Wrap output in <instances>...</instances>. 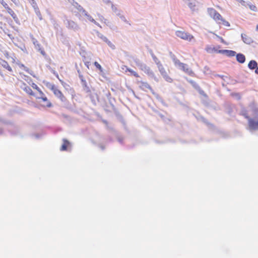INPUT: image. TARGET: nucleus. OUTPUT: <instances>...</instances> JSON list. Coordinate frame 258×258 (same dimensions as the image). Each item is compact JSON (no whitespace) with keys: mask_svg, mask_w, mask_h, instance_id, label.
I'll list each match as a JSON object with an SVG mask.
<instances>
[{"mask_svg":"<svg viewBox=\"0 0 258 258\" xmlns=\"http://www.w3.org/2000/svg\"><path fill=\"white\" fill-rule=\"evenodd\" d=\"M139 67L140 69L144 72L146 74L150 76H154V74L153 72L146 64L139 63Z\"/></svg>","mask_w":258,"mask_h":258,"instance_id":"nucleus-8","label":"nucleus"},{"mask_svg":"<svg viewBox=\"0 0 258 258\" xmlns=\"http://www.w3.org/2000/svg\"><path fill=\"white\" fill-rule=\"evenodd\" d=\"M157 65L159 69V71L162 76H163L164 75L167 73L160 61H158V62H157Z\"/></svg>","mask_w":258,"mask_h":258,"instance_id":"nucleus-13","label":"nucleus"},{"mask_svg":"<svg viewBox=\"0 0 258 258\" xmlns=\"http://www.w3.org/2000/svg\"><path fill=\"white\" fill-rule=\"evenodd\" d=\"M175 34L178 37L188 41H190L192 39L194 38L193 35L187 32L183 31H176L175 32Z\"/></svg>","mask_w":258,"mask_h":258,"instance_id":"nucleus-5","label":"nucleus"},{"mask_svg":"<svg viewBox=\"0 0 258 258\" xmlns=\"http://www.w3.org/2000/svg\"><path fill=\"white\" fill-rule=\"evenodd\" d=\"M231 96L238 100L241 99V95L239 93H232L231 94Z\"/></svg>","mask_w":258,"mask_h":258,"instance_id":"nucleus-25","label":"nucleus"},{"mask_svg":"<svg viewBox=\"0 0 258 258\" xmlns=\"http://www.w3.org/2000/svg\"><path fill=\"white\" fill-rule=\"evenodd\" d=\"M89 20L90 21H91L92 22L94 23V24H95L96 25H98V24L96 22V21L93 19L91 17H89Z\"/></svg>","mask_w":258,"mask_h":258,"instance_id":"nucleus-31","label":"nucleus"},{"mask_svg":"<svg viewBox=\"0 0 258 258\" xmlns=\"http://www.w3.org/2000/svg\"><path fill=\"white\" fill-rule=\"evenodd\" d=\"M29 85L34 89L36 90L39 93V96H34L38 100V103L43 107L50 108L52 106L51 102L47 98L45 94L38 87V86L29 78L27 81Z\"/></svg>","mask_w":258,"mask_h":258,"instance_id":"nucleus-1","label":"nucleus"},{"mask_svg":"<svg viewBox=\"0 0 258 258\" xmlns=\"http://www.w3.org/2000/svg\"><path fill=\"white\" fill-rule=\"evenodd\" d=\"M249 8L250 10L253 11H256L257 10V8L255 6L251 5L249 6Z\"/></svg>","mask_w":258,"mask_h":258,"instance_id":"nucleus-29","label":"nucleus"},{"mask_svg":"<svg viewBox=\"0 0 258 258\" xmlns=\"http://www.w3.org/2000/svg\"><path fill=\"white\" fill-rule=\"evenodd\" d=\"M221 41H222V42H224V40H223V39L222 38H221Z\"/></svg>","mask_w":258,"mask_h":258,"instance_id":"nucleus-40","label":"nucleus"},{"mask_svg":"<svg viewBox=\"0 0 258 258\" xmlns=\"http://www.w3.org/2000/svg\"><path fill=\"white\" fill-rule=\"evenodd\" d=\"M153 58L154 60H155V61L156 62V63H157V62H158V61H159L158 59V58L155 56H153Z\"/></svg>","mask_w":258,"mask_h":258,"instance_id":"nucleus-33","label":"nucleus"},{"mask_svg":"<svg viewBox=\"0 0 258 258\" xmlns=\"http://www.w3.org/2000/svg\"><path fill=\"white\" fill-rule=\"evenodd\" d=\"M70 142L66 139L63 140V144L60 148L61 151H66L70 146Z\"/></svg>","mask_w":258,"mask_h":258,"instance_id":"nucleus-18","label":"nucleus"},{"mask_svg":"<svg viewBox=\"0 0 258 258\" xmlns=\"http://www.w3.org/2000/svg\"><path fill=\"white\" fill-rule=\"evenodd\" d=\"M124 67L126 68V70H125L126 72H130L131 75H132L133 76H134V77H135L136 78L140 77L139 75L136 72L133 71L131 69L127 68L126 66H124Z\"/></svg>","mask_w":258,"mask_h":258,"instance_id":"nucleus-20","label":"nucleus"},{"mask_svg":"<svg viewBox=\"0 0 258 258\" xmlns=\"http://www.w3.org/2000/svg\"><path fill=\"white\" fill-rule=\"evenodd\" d=\"M245 118L248 119V126L250 129L252 130H258V120L256 121L250 118L248 116H245Z\"/></svg>","mask_w":258,"mask_h":258,"instance_id":"nucleus-7","label":"nucleus"},{"mask_svg":"<svg viewBox=\"0 0 258 258\" xmlns=\"http://www.w3.org/2000/svg\"><path fill=\"white\" fill-rule=\"evenodd\" d=\"M180 69H181L183 71L185 72L186 73L191 75L193 73L192 70L188 67L187 64L182 63L180 64V66L179 67Z\"/></svg>","mask_w":258,"mask_h":258,"instance_id":"nucleus-9","label":"nucleus"},{"mask_svg":"<svg viewBox=\"0 0 258 258\" xmlns=\"http://www.w3.org/2000/svg\"><path fill=\"white\" fill-rule=\"evenodd\" d=\"M219 53L225 54L228 56H234L236 54V52L229 50H219Z\"/></svg>","mask_w":258,"mask_h":258,"instance_id":"nucleus-12","label":"nucleus"},{"mask_svg":"<svg viewBox=\"0 0 258 258\" xmlns=\"http://www.w3.org/2000/svg\"><path fill=\"white\" fill-rule=\"evenodd\" d=\"M250 107L253 109V111L255 113L258 112V108L256 107L255 104L253 102L250 105Z\"/></svg>","mask_w":258,"mask_h":258,"instance_id":"nucleus-27","label":"nucleus"},{"mask_svg":"<svg viewBox=\"0 0 258 258\" xmlns=\"http://www.w3.org/2000/svg\"><path fill=\"white\" fill-rule=\"evenodd\" d=\"M194 87H195V88L196 90H197L199 91L200 94H201V95H205V93L204 91L200 88V87L199 85L195 84H194Z\"/></svg>","mask_w":258,"mask_h":258,"instance_id":"nucleus-21","label":"nucleus"},{"mask_svg":"<svg viewBox=\"0 0 258 258\" xmlns=\"http://www.w3.org/2000/svg\"><path fill=\"white\" fill-rule=\"evenodd\" d=\"M257 66V63L256 61L254 60H250L248 64V67L250 70L255 69Z\"/></svg>","mask_w":258,"mask_h":258,"instance_id":"nucleus-19","label":"nucleus"},{"mask_svg":"<svg viewBox=\"0 0 258 258\" xmlns=\"http://www.w3.org/2000/svg\"><path fill=\"white\" fill-rule=\"evenodd\" d=\"M256 30H257V31H258V25H256Z\"/></svg>","mask_w":258,"mask_h":258,"instance_id":"nucleus-39","label":"nucleus"},{"mask_svg":"<svg viewBox=\"0 0 258 258\" xmlns=\"http://www.w3.org/2000/svg\"><path fill=\"white\" fill-rule=\"evenodd\" d=\"M255 73L258 75V67L257 66L255 70Z\"/></svg>","mask_w":258,"mask_h":258,"instance_id":"nucleus-35","label":"nucleus"},{"mask_svg":"<svg viewBox=\"0 0 258 258\" xmlns=\"http://www.w3.org/2000/svg\"><path fill=\"white\" fill-rule=\"evenodd\" d=\"M140 88L143 90H146V89L150 90L151 92H153V90L150 85L147 83L145 82H141Z\"/></svg>","mask_w":258,"mask_h":258,"instance_id":"nucleus-11","label":"nucleus"},{"mask_svg":"<svg viewBox=\"0 0 258 258\" xmlns=\"http://www.w3.org/2000/svg\"><path fill=\"white\" fill-rule=\"evenodd\" d=\"M0 64L10 72H12L13 70L8 62L4 59H0Z\"/></svg>","mask_w":258,"mask_h":258,"instance_id":"nucleus-10","label":"nucleus"},{"mask_svg":"<svg viewBox=\"0 0 258 258\" xmlns=\"http://www.w3.org/2000/svg\"><path fill=\"white\" fill-rule=\"evenodd\" d=\"M5 8L7 10V11H8V9H10V7H9V6H7V7H6V8Z\"/></svg>","mask_w":258,"mask_h":258,"instance_id":"nucleus-36","label":"nucleus"},{"mask_svg":"<svg viewBox=\"0 0 258 258\" xmlns=\"http://www.w3.org/2000/svg\"><path fill=\"white\" fill-rule=\"evenodd\" d=\"M188 6L191 10H194L196 7L195 1L194 0H191V2L188 3Z\"/></svg>","mask_w":258,"mask_h":258,"instance_id":"nucleus-22","label":"nucleus"},{"mask_svg":"<svg viewBox=\"0 0 258 258\" xmlns=\"http://www.w3.org/2000/svg\"><path fill=\"white\" fill-rule=\"evenodd\" d=\"M20 88L28 95L32 96H35V94L32 90L31 88L25 82L22 81L20 85Z\"/></svg>","mask_w":258,"mask_h":258,"instance_id":"nucleus-6","label":"nucleus"},{"mask_svg":"<svg viewBox=\"0 0 258 258\" xmlns=\"http://www.w3.org/2000/svg\"><path fill=\"white\" fill-rule=\"evenodd\" d=\"M236 60L238 62L243 63L245 61V57L242 53H238L236 55Z\"/></svg>","mask_w":258,"mask_h":258,"instance_id":"nucleus-16","label":"nucleus"},{"mask_svg":"<svg viewBox=\"0 0 258 258\" xmlns=\"http://www.w3.org/2000/svg\"><path fill=\"white\" fill-rule=\"evenodd\" d=\"M94 66L96 67L97 69H98L101 72L103 71L101 65L97 61L94 62Z\"/></svg>","mask_w":258,"mask_h":258,"instance_id":"nucleus-26","label":"nucleus"},{"mask_svg":"<svg viewBox=\"0 0 258 258\" xmlns=\"http://www.w3.org/2000/svg\"><path fill=\"white\" fill-rule=\"evenodd\" d=\"M46 86L50 89L55 96L58 98L61 101L64 102L67 100L66 98L62 93L54 84L47 83Z\"/></svg>","mask_w":258,"mask_h":258,"instance_id":"nucleus-3","label":"nucleus"},{"mask_svg":"<svg viewBox=\"0 0 258 258\" xmlns=\"http://www.w3.org/2000/svg\"><path fill=\"white\" fill-rule=\"evenodd\" d=\"M206 51L209 53H218V50L214 46H211V45H207L206 47L205 48Z\"/></svg>","mask_w":258,"mask_h":258,"instance_id":"nucleus-14","label":"nucleus"},{"mask_svg":"<svg viewBox=\"0 0 258 258\" xmlns=\"http://www.w3.org/2000/svg\"><path fill=\"white\" fill-rule=\"evenodd\" d=\"M104 40L106 42H107L108 41V40L106 37L104 38Z\"/></svg>","mask_w":258,"mask_h":258,"instance_id":"nucleus-37","label":"nucleus"},{"mask_svg":"<svg viewBox=\"0 0 258 258\" xmlns=\"http://www.w3.org/2000/svg\"><path fill=\"white\" fill-rule=\"evenodd\" d=\"M16 64L21 69H23L26 72L31 74V72H32L30 69H29L28 67H26L24 64L21 63L20 61L16 62Z\"/></svg>","mask_w":258,"mask_h":258,"instance_id":"nucleus-17","label":"nucleus"},{"mask_svg":"<svg viewBox=\"0 0 258 258\" xmlns=\"http://www.w3.org/2000/svg\"><path fill=\"white\" fill-rule=\"evenodd\" d=\"M164 79L169 83H171L173 81L172 79L168 75V73L163 76Z\"/></svg>","mask_w":258,"mask_h":258,"instance_id":"nucleus-23","label":"nucleus"},{"mask_svg":"<svg viewBox=\"0 0 258 258\" xmlns=\"http://www.w3.org/2000/svg\"><path fill=\"white\" fill-rule=\"evenodd\" d=\"M69 25L70 26H71L72 27H73L75 26V27H77V24L73 21H69Z\"/></svg>","mask_w":258,"mask_h":258,"instance_id":"nucleus-30","label":"nucleus"},{"mask_svg":"<svg viewBox=\"0 0 258 258\" xmlns=\"http://www.w3.org/2000/svg\"><path fill=\"white\" fill-rule=\"evenodd\" d=\"M107 44L111 47L112 48H114V45H113L111 42L110 41H109V40L107 42Z\"/></svg>","mask_w":258,"mask_h":258,"instance_id":"nucleus-32","label":"nucleus"},{"mask_svg":"<svg viewBox=\"0 0 258 258\" xmlns=\"http://www.w3.org/2000/svg\"><path fill=\"white\" fill-rule=\"evenodd\" d=\"M2 5H3V6L4 7V8H6L7 6H8L7 4H6V3H5V2H3L2 3Z\"/></svg>","mask_w":258,"mask_h":258,"instance_id":"nucleus-34","label":"nucleus"},{"mask_svg":"<svg viewBox=\"0 0 258 258\" xmlns=\"http://www.w3.org/2000/svg\"><path fill=\"white\" fill-rule=\"evenodd\" d=\"M0 51L6 58L10 59L11 58L13 59L12 62H15V59L14 57H15L14 53L9 47L2 46L0 48Z\"/></svg>","mask_w":258,"mask_h":258,"instance_id":"nucleus-4","label":"nucleus"},{"mask_svg":"<svg viewBox=\"0 0 258 258\" xmlns=\"http://www.w3.org/2000/svg\"><path fill=\"white\" fill-rule=\"evenodd\" d=\"M174 63L175 66L179 67L180 66V64H181L182 62H180V60L178 59H174Z\"/></svg>","mask_w":258,"mask_h":258,"instance_id":"nucleus-28","label":"nucleus"},{"mask_svg":"<svg viewBox=\"0 0 258 258\" xmlns=\"http://www.w3.org/2000/svg\"><path fill=\"white\" fill-rule=\"evenodd\" d=\"M85 64L87 66V67L88 68L89 67V66H88L89 65V62H87V64L86 63Z\"/></svg>","mask_w":258,"mask_h":258,"instance_id":"nucleus-38","label":"nucleus"},{"mask_svg":"<svg viewBox=\"0 0 258 258\" xmlns=\"http://www.w3.org/2000/svg\"><path fill=\"white\" fill-rule=\"evenodd\" d=\"M244 116L245 117V116H248L247 114H244Z\"/></svg>","mask_w":258,"mask_h":258,"instance_id":"nucleus-41","label":"nucleus"},{"mask_svg":"<svg viewBox=\"0 0 258 258\" xmlns=\"http://www.w3.org/2000/svg\"><path fill=\"white\" fill-rule=\"evenodd\" d=\"M191 84H193V86L194 85V84H195L196 83H193V82H191Z\"/></svg>","mask_w":258,"mask_h":258,"instance_id":"nucleus-42","label":"nucleus"},{"mask_svg":"<svg viewBox=\"0 0 258 258\" xmlns=\"http://www.w3.org/2000/svg\"><path fill=\"white\" fill-rule=\"evenodd\" d=\"M241 37L243 42L246 44H250L252 42L251 38L245 34H242Z\"/></svg>","mask_w":258,"mask_h":258,"instance_id":"nucleus-15","label":"nucleus"},{"mask_svg":"<svg viewBox=\"0 0 258 258\" xmlns=\"http://www.w3.org/2000/svg\"><path fill=\"white\" fill-rule=\"evenodd\" d=\"M7 12L14 19L17 18V15L11 8L8 9V11H7Z\"/></svg>","mask_w":258,"mask_h":258,"instance_id":"nucleus-24","label":"nucleus"},{"mask_svg":"<svg viewBox=\"0 0 258 258\" xmlns=\"http://www.w3.org/2000/svg\"><path fill=\"white\" fill-rule=\"evenodd\" d=\"M208 12L213 18V19L217 22L219 24L222 25L224 26H230V23L224 19L221 15L217 12L215 9L210 8L208 9Z\"/></svg>","mask_w":258,"mask_h":258,"instance_id":"nucleus-2","label":"nucleus"}]
</instances>
